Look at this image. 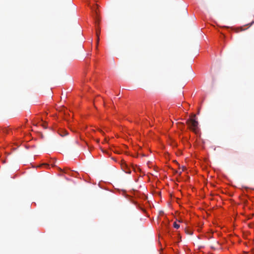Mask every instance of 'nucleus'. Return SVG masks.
<instances>
[{"label":"nucleus","mask_w":254,"mask_h":254,"mask_svg":"<svg viewBox=\"0 0 254 254\" xmlns=\"http://www.w3.org/2000/svg\"><path fill=\"white\" fill-rule=\"evenodd\" d=\"M187 123L189 126L193 131L196 130V128H197L198 122L195 120V115H192L190 118L188 120Z\"/></svg>","instance_id":"f257e3e1"},{"label":"nucleus","mask_w":254,"mask_h":254,"mask_svg":"<svg viewBox=\"0 0 254 254\" xmlns=\"http://www.w3.org/2000/svg\"><path fill=\"white\" fill-rule=\"evenodd\" d=\"M98 7V5L97 4H95L93 7H91L92 10L95 13V15L94 16L95 22L96 24L98 23L99 19L98 15V12L96 10V8Z\"/></svg>","instance_id":"f03ea898"},{"label":"nucleus","mask_w":254,"mask_h":254,"mask_svg":"<svg viewBox=\"0 0 254 254\" xmlns=\"http://www.w3.org/2000/svg\"><path fill=\"white\" fill-rule=\"evenodd\" d=\"M173 226H174V228H175L176 229H179L180 227V225L178 223H177V222H174Z\"/></svg>","instance_id":"7ed1b4c3"},{"label":"nucleus","mask_w":254,"mask_h":254,"mask_svg":"<svg viewBox=\"0 0 254 254\" xmlns=\"http://www.w3.org/2000/svg\"><path fill=\"white\" fill-rule=\"evenodd\" d=\"M99 32L98 31V29H96V35H97V40L98 41L99 40Z\"/></svg>","instance_id":"20e7f679"},{"label":"nucleus","mask_w":254,"mask_h":254,"mask_svg":"<svg viewBox=\"0 0 254 254\" xmlns=\"http://www.w3.org/2000/svg\"><path fill=\"white\" fill-rule=\"evenodd\" d=\"M125 172L127 174H130L131 172L130 170H128V171H125Z\"/></svg>","instance_id":"39448f33"},{"label":"nucleus","mask_w":254,"mask_h":254,"mask_svg":"<svg viewBox=\"0 0 254 254\" xmlns=\"http://www.w3.org/2000/svg\"><path fill=\"white\" fill-rule=\"evenodd\" d=\"M254 23V21H253V22H252L250 24V26H251L253 24V23Z\"/></svg>","instance_id":"423d86ee"}]
</instances>
